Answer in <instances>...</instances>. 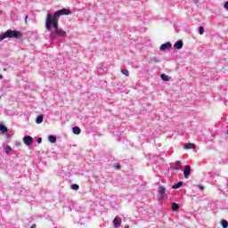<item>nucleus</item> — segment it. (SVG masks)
<instances>
[{
	"instance_id": "nucleus-31",
	"label": "nucleus",
	"mask_w": 228,
	"mask_h": 228,
	"mask_svg": "<svg viewBox=\"0 0 228 228\" xmlns=\"http://www.w3.org/2000/svg\"><path fill=\"white\" fill-rule=\"evenodd\" d=\"M226 134H228V129L226 130Z\"/></svg>"
},
{
	"instance_id": "nucleus-32",
	"label": "nucleus",
	"mask_w": 228,
	"mask_h": 228,
	"mask_svg": "<svg viewBox=\"0 0 228 228\" xmlns=\"http://www.w3.org/2000/svg\"><path fill=\"white\" fill-rule=\"evenodd\" d=\"M125 228H129V226L126 225Z\"/></svg>"
},
{
	"instance_id": "nucleus-9",
	"label": "nucleus",
	"mask_w": 228,
	"mask_h": 228,
	"mask_svg": "<svg viewBox=\"0 0 228 228\" xmlns=\"http://www.w3.org/2000/svg\"><path fill=\"white\" fill-rule=\"evenodd\" d=\"M183 147L186 150H190V149H195L197 145H195V143L186 142Z\"/></svg>"
},
{
	"instance_id": "nucleus-14",
	"label": "nucleus",
	"mask_w": 228,
	"mask_h": 228,
	"mask_svg": "<svg viewBox=\"0 0 228 228\" xmlns=\"http://www.w3.org/2000/svg\"><path fill=\"white\" fill-rule=\"evenodd\" d=\"M56 135L50 134L48 136V142H50V143H56Z\"/></svg>"
},
{
	"instance_id": "nucleus-15",
	"label": "nucleus",
	"mask_w": 228,
	"mask_h": 228,
	"mask_svg": "<svg viewBox=\"0 0 228 228\" xmlns=\"http://www.w3.org/2000/svg\"><path fill=\"white\" fill-rule=\"evenodd\" d=\"M161 61V59L159 57H151L150 59V63H159Z\"/></svg>"
},
{
	"instance_id": "nucleus-24",
	"label": "nucleus",
	"mask_w": 228,
	"mask_h": 228,
	"mask_svg": "<svg viewBox=\"0 0 228 228\" xmlns=\"http://www.w3.org/2000/svg\"><path fill=\"white\" fill-rule=\"evenodd\" d=\"M199 33L200 35H204V27L202 26L199 27Z\"/></svg>"
},
{
	"instance_id": "nucleus-2",
	"label": "nucleus",
	"mask_w": 228,
	"mask_h": 228,
	"mask_svg": "<svg viewBox=\"0 0 228 228\" xmlns=\"http://www.w3.org/2000/svg\"><path fill=\"white\" fill-rule=\"evenodd\" d=\"M5 38H22V32L19 30L8 29L7 31L0 34V42H3V40H5Z\"/></svg>"
},
{
	"instance_id": "nucleus-11",
	"label": "nucleus",
	"mask_w": 228,
	"mask_h": 228,
	"mask_svg": "<svg viewBox=\"0 0 228 228\" xmlns=\"http://www.w3.org/2000/svg\"><path fill=\"white\" fill-rule=\"evenodd\" d=\"M172 170H181V161H175V166L171 167Z\"/></svg>"
},
{
	"instance_id": "nucleus-22",
	"label": "nucleus",
	"mask_w": 228,
	"mask_h": 228,
	"mask_svg": "<svg viewBox=\"0 0 228 228\" xmlns=\"http://www.w3.org/2000/svg\"><path fill=\"white\" fill-rule=\"evenodd\" d=\"M11 151H12V146L8 144L5 145V154H10Z\"/></svg>"
},
{
	"instance_id": "nucleus-1",
	"label": "nucleus",
	"mask_w": 228,
	"mask_h": 228,
	"mask_svg": "<svg viewBox=\"0 0 228 228\" xmlns=\"http://www.w3.org/2000/svg\"><path fill=\"white\" fill-rule=\"evenodd\" d=\"M72 11L70 9L62 8L56 11L53 14L47 13L45 19V29L50 31V41L52 44H63L64 37H67V32L59 28L58 20L61 15H70Z\"/></svg>"
},
{
	"instance_id": "nucleus-12",
	"label": "nucleus",
	"mask_w": 228,
	"mask_h": 228,
	"mask_svg": "<svg viewBox=\"0 0 228 228\" xmlns=\"http://www.w3.org/2000/svg\"><path fill=\"white\" fill-rule=\"evenodd\" d=\"M72 133L73 134H81V128L79 126H73Z\"/></svg>"
},
{
	"instance_id": "nucleus-13",
	"label": "nucleus",
	"mask_w": 228,
	"mask_h": 228,
	"mask_svg": "<svg viewBox=\"0 0 228 228\" xmlns=\"http://www.w3.org/2000/svg\"><path fill=\"white\" fill-rule=\"evenodd\" d=\"M183 181H180V182L175 183L172 186V188H173V190H179V188H181L183 186Z\"/></svg>"
},
{
	"instance_id": "nucleus-16",
	"label": "nucleus",
	"mask_w": 228,
	"mask_h": 228,
	"mask_svg": "<svg viewBox=\"0 0 228 228\" xmlns=\"http://www.w3.org/2000/svg\"><path fill=\"white\" fill-rule=\"evenodd\" d=\"M43 122H44V116L43 115L37 116L36 118V123L42 124Z\"/></svg>"
},
{
	"instance_id": "nucleus-5",
	"label": "nucleus",
	"mask_w": 228,
	"mask_h": 228,
	"mask_svg": "<svg viewBox=\"0 0 228 228\" xmlns=\"http://www.w3.org/2000/svg\"><path fill=\"white\" fill-rule=\"evenodd\" d=\"M184 179H190V175H191V167L190 165H186L183 169Z\"/></svg>"
},
{
	"instance_id": "nucleus-20",
	"label": "nucleus",
	"mask_w": 228,
	"mask_h": 228,
	"mask_svg": "<svg viewBox=\"0 0 228 228\" xmlns=\"http://www.w3.org/2000/svg\"><path fill=\"white\" fill-rule=\"evenodd\" d=\"M221 225H222L223 228H227V227H228V222H227V220L222 219V220H221Z\"/></svg>"
},
{
	"instance_id": "nucleus-30",
	"label": "nucleus",
	"mask_w": 228,
	"mask_h": 228,
	"mask_svg": "<svg viewBox=\"0 0 228 228\" xmlns=\"http://www.w3.org/2000/svg\"><path fill=\"white\" fill-rule=\"evenodd\" d=\"M0 79H3V75H0Z\"/></svg>"
},
{
	"instance_id": "nucleus-28",
	"label": "nucleus",
	"mask_w": 228,
	"mask_h": 228,
	"mask_svg": "<svg viewBox=\"0 0 228 228\" xmlns=\"http://www.w3.org/2000/svg\"><path fill=\"white\" fill-rule=\"evenodd\" d=\"M37 143H42V137L37 138Z\"/></svg>"
},
{
	"instance_id": "nucleus-18",
	"label": "nucleus",
	"mask_w": 228,
	"mask_h": 228,
	"mask_svg": "<svg viewBox=\"0 0 228 228\" xmlns=\"http://www.w3.org/2000/svg\"><path fill=\"white\" fill-rule=\"evenodd\" d=\"M160 78L162 81H170V77H168L167 74L163 73L160 75Z\"/></svg>"
},
{
	"instance_id": "nucleus-29",
	"label": "nucleus",
	"mask_w": 228,
	"mask_h": 228,
	"mask_svg": "<svg viewBox=\"0 0 228 228\" xmlns=\"http://www.w3.org/2000/svg\"><path fill=\"white\" fill-rule=\"evenodd\" d=\"M25 22L28 24V15L25 16Z\"/></svg>"
},
{
	"instance_id": "nucleus-19",
	"label": "nucleus",
	"mask_w": 228,
	"mask_h": 228,
	"mask_svg": "<svg viewBox=\"0 0 228 228\" xmlns=\"http://www.w3.org/2000/svg\"><path fill=\"white\" fill-rule=\"evenodd\" d=\"M171 209H172V211H179V204L172 203Z\"/></svg>"
},
{
	"instance_id": "nucleus-23",
	"label": "nucleus",
	"mask_w": 228,
	"mask_h": 228,
	"mask_svg": "<svg viewBox=\"0 0 228 228\" xmlns=\"http://www.w3.org/2000/svg\"><path fill=\"white\" fill-rule=\"evenodd\" d=\"M121 73L126 76V77H128L129 76V70L127 69H121Z\"/></svg>"
},
{
	"instance_id": "nucleus-3",
	"label": "nucleus",
	"mask_w": 228,
	"mask_h": 228,
	"mask_svg": "<svg viewBox=\"0 0 228 228\" xmlns=\"http://www.w3.org/2000/svg\"><path fill=\"white\" fill-rule=\"evenodd\" d=\"M159 202H161L167 197V189L164 186H159Z\"/></svg>"
},
{
	"instance_id": "nucleus-6",
	"label": "nucleus",
	"mask_w": 228,
	"mask_h": 228,
	"mask_svg": "<svg viewBox=\"0 0 228 228\" xmlns=\"http://www.w3.org/2000/svg\"><path fill=\"white\" fill-rule=\"evenodd\" d=\"M168 49H172V43H170V41L162 44L159 48V50L162 52L168 51Z\"/></svg>"
},
{
	"instance_id": "nucleus-26",
	"label": "nucleus",
	"mask_w": 228,
	"mask_h": 228,
	"mask_svg": "<svg viewBox=\"0 0 228 228\" xmlns=\"http://www.w3.org/2000/svg\"><path fill=\"white\" fill-rule=\"evenodd\" d=\"M197 188H199V190H200V191H204V185L199 184L197 185Z\"/></svg>"
},
{
	"instance_id": "nucleus-25",
	"label": "nucleus",
	"mask_w": 228,
	"mask_h": 228,
	"mask_svg": "<svg viewBox=\"0 0 228 228\" xmlns=\"http://www.w3.org/2000/svg\"><path fill=\"white\" fill-rule=\"evenodd\" d=\"M114 168H116V170H120L121 168L120 164L118 163L114 164Z\"/></svg>"
},
{
	"instance_id": "nucleus-27",
	"label": "nucleus",
	"mask_w": 228,
	"mask_h": 228,
	"mask_svg": "<svg viewBox=\"0 0 228 228\" xmlns=\"http://www.w3.org/2000/svg\"><path fill=\"white\" fill-rule=\"evenodd\" d=\"M224 8L225 10H228V1H226V2L224 3Z\"/></svg>"
},
{
	"instance_id": "nucleus-21",
	"label": "nucleus",
	"mask_w": 228,
	"mask_h": 228,
	"mask_svg": "<svg viewBox=\"0 0 228 228\" xmlns=\"http://www.w3.org/2000/svg\"><path fill=\"white\" fill-rule=\"evenodd\" d=\"M70 189L74 190L75 191H77V190H79V185L77 183H73L70 185Z\"/></svg>"
},
{
	"instance_id": "nucleus-8",
	"label": "nucleus",
	"mask_w": 228,
	"mask_h": 228,
	"mask_svg": "<svg viewBox=\"0 0 228 228\" xmlns=\"http://www.w3.org/2000/svg\"><path fill=\"white\" fill-rule=\"evenodd\" d=\"M184 45V43H183V40L180 39L176 41L174 45V49H176L177 51H181V48Z\"/></svg>"
},
{
	"instance_id": "nucleus-10",
	"label": "nucleus",
	"mask_w": 228,
	"mask_h": 228,
	"mask_svg": "<svg viewBox=\"0 0 228 228\" xmlns=\"http://www.w3.org/2000/svg\"><path fill=\"white\" fill-rule=\"evenodd\" d=\"M0 131L2 134H4L5 133L8 132V127H6V126H4V124L0 123Z\"/></svg>"
},
{
	"instance_id": "nucleus-4",
	"label": "nucleus",
	"mask_w": 228,
	"mask_h": 228,
	"mask_svg": "<svg viewBox=\"0 0 228 228\" xmlns=\"http://www.w3.org/2000/svg\"><path fill=\"white\" fill-rule=\"evenodd\" d=\"M34 139L30 135H24L23 137V143L27 145V147H29L33 145Z\"/></svg>"
},
{
	"instance_id": "nucleus-17",
	"label": "nucleus",
	"mask_w": 228,
	"mask_h": 228,
	"mask_svg": "<svg viewBox=\"0 0 228 228\" xmlns=\"http://www.w3.org/2000/svg\"><path fill=\"white\" fill-rule=\"evenodd\" d=\"M98 72L99 74H106V72H108V68L107 67H103V68H99L98 69Z\"/></svg>"
},
{
	"instance_id": "nucleus-7",
	"label": "nucleus",
	"mask_w": 228,
	"mask_h": 228,
	"mask_svg": "<svg viewBox=\"0 0 228 228\" xmlns=\"http://www.w3.org/2000/svg\"><path fill=\"white\" fill-rule=\"evenodd\" d=\"M114 227L118 228L122 225V218L116 216L113 220Z\"/></svg>"
}]
</instances>
